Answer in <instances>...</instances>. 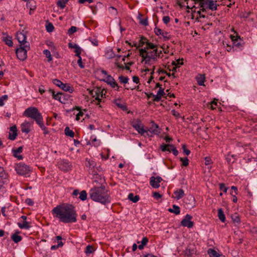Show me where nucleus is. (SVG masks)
I'll return each mask as SVG.
<instances>
[{"instance_id":"obj_34","label":"nucleus","mask_w":257,"mask_h":257,"mask_svg":"<svg viewBox=\"0 0 257 257\" xmlns=\"http://www.w3.org/2000/svg\"><path fill=\"white\" fill-rule=\"evenodd\" d=\"M11 238L15 243H18L22 239V237L17 235L16 233L13 234L11 236Z\"/></svg>"},{"instance_id":"obj_61","label":"nucleus","mask_w":257,"mask_h":257,"mask_svg":"<svg viewBox=\"0 0 257 257\" xmlns=\"http://www.w3.org/2000/svg\"><path fill=\"white\" fill-rule=\"evenodd\" d=\"M170 17L169 16H164L163 18V21L164 24H167L170 22Z\"/></svg>"},{"instance_id":"obj_4","label":"nucleus","mask_w":257,"mask_h":257,"mask_svg":"<svg viewBox=\"0 0 257 257\" xmlns=\"http://www.w3.org/2000/svg\"><path fill=\"white\" fill-rule=\"evenodd\" d=\"M89 164V173L90 174L92 175V179L93 180V182H95L97 184H100L101 185H103V184L105 183V179L103 176L101 175H99L97 171L95 170L94 167L95 166V163L93 161H89L88 162Z\"/></svg>"},{"instance_id":"obj_60","label":"nucleus","mask_w":257,"mask_h":257,"mask_svg":"<svg viewBox=\"0 0 257 257\" xmlns=\"http://www.w3.org/2000/svg\"><path fill=\"white\" fill-rule=\"evenodd\" d=\"M149 241V239L147 237H144L143 238L142 241H141V244H143L144 245H147Z\"/></svg>"},{"instance_id":"obj_7","label":"nucleus","mask_w":257,"mask_h":257,"mask_svg":"<svg viewBox=\"0 0 257 257\" xmlns=\"http://www.w3.org/2000/svg\"><path fill=\"white\" fill-rule=\"evenodd\" d=\"M140 55L143 58H150L154 61L157 60L158 49H153V51H148L146 48H142L139 50Z\"/></svg>"},{"instance_id":"obj_54","label":"nucleus","mask_w":257,"mask_h":257,"mask_svg":"<svg viewBox=\"0 0 257 257\" xmlns=\"http://www.w3.org/2000/svg\"><path fill=\"white\" fill-rule=\"evenodd\" d=\"M17 136V133H10L9 136V139L11 140H14Z\"/></svg>"},{"instance_id":"obj_63","label":"nucleus","mask_w":257,"mask_h":257,"mask_svg":"<svg viewBox=\"0 0 257 257\" xmlns=\"http://www.w3.org/2000/svg\"><path fill=\"white\" fill-rule=\"evenodd\" d=\"M25 202L27 203L29 206H33L34 205V202L30 198L26 199Z\"/></svg>"},{"instance_id":"obj_43","label":"nucleus","mask_w":257,"mask_h":257,"mask_svg":"<svg viewBox=\"0 0 257 257\" xmlns=\"http://www.w3.org/2000/svg\"><path fill=\"white\" fill-rule=\"evenodd\" d=\"M87 194L86 193V191L85 190H83L80 193L79 198L81 200L84 201L87 199Z\"/></svg>"},{"instance_id":"obj_8","label":"nucleus","mask_w":257,"mask_h":257,"mask_svg":"<svg viewBox=\"0 0 257 257\" xmlns=\"http://www.w3.org/2000/svg\"><path fill=\"white\" fill-rule=\"evenodd\" d=\"M200 6V11L198 12L200 17H208L207 10H209V0H199Z\"/></svg>"},{"instance_id":"obj_51","label":"nucleus","mask_w":257,"mask_h":257,"mask_svg":"<svg viewBox=\"0 0 257 257\" xmlns=\"http://www.w3.org/2000/svg\"><path fill=\"white\" fill-rule=\"evenodd\" d=\"M180 161L182 162L183 165L184 166H187L189 164V160L187 157L181 158Z\"/></svg>"},{"instance_id":"obj_64","label":"nucleus","mask_w":257,"mask_h":257,"mask_svg":"<svg viewBox=\"0 0 257 257\" xmlns=\"http://www.w3.org/2000/svg\"><path fill=\"white\" fill-rule=\"evenodd\" d=\"M183 152L187 155H189L190 153V151L188 150L187 149H186V146L185 145H183Z\"/></svg>"},{"instance_id":"obj_28","label":"nucleus","mask_w":257,"mask_h":257,"mask_svg":"<svg viewBox=\"0 0 257 257\" xmlns=\"http://www.w3.org/2000/svg\"><path fill=\"white\" fill-rule=\"evenodd\" d=\"M217 0H210L209 1V9L212 11H215L217 10L218 4H216Z\"/></svg>"},{"instance_id":"obj_44","label":"nucleus","mask_w":257,"mask_h":257,"mask_svg":"<svg viewBox=\"0 0 257 257\" xmlns=\"http://www.w3.org/2000/svg\"><path fill=\"white\" fill-rule=\"evenodd\" d=\"M118 79L120 81V82L122 83H127L128 82V78L127 77H124L123 76H120L118 77Z\"/></svg>"},{"instance_id":"obj_49","label":"nucleus","mask_w":257,"mask_h":257,"mask_svg":"<svg viewBox=\"0 0 257 257\" xmlns=\"http://www.w3.org/2000/svg\"><path fill=\"white\" fill-rule=\"evenodd\" d=\"M8 96L7 95H4L0 97V106H2L4 105V100H7Z\"/></svg>"},{"instance_id":"obj_20","label":"nucleus","mask_w":257,"mask_h":257,"mask_svg":"<svg viewBox=\"0 0 257 257\" xmlns=\"http://www.w3.org/2000/svg\"><path fill=\"white\" fill-rule=\"evenodd\" d=\"M68 47L70 49H75L74 52L75 53V56L77 57H80L82 49L78 45L76 44L69 43L68 44Z\"/></svg>"},{"instance_id":"obj_30","label":"nucleus","mask_w":257,"mask_h":257,"mask_svg":"<svg viewBox=\"0 0 257 257\" xmlns=\"http://www.w3.org/2000/svg\"><path fill=\"white\" fill-rule=\"evenodd\" d=\"M168 211L170 212L174 213L175 214H179L180 212V207L176 205H173V209L172 208H169L168 209Z\"/></svg>"},{"instance_id":"obj_36","label":"nucleus","mask_w":257,"mask_h":257,"mask_svg":"<svg viewBox=\"0 0 257 257\" xmlns=\"http://www.w3.org/2000/svg\"><path fill=\"white\" fill-rule=\"evenodd\" d=\"M64 132H65V134L66 136L72 137V138L74 137V133L72 130H70L69 127H65Z\"/></svg>"},{"instance_id":"obj_22","label":"nucleus","mask_w":257,"mask_h":257,"mask_svg":"<svg viewBox=\"0 0 257 257\" xmlns=\"http://www.w3.org/2000/svg\"><path fill=\"white\" fill-rule=\"evenodd\" d=\"M100 92V88H96L90 91V94L93 97H95V99L98 100V102L101 101V98L98 97V94Z\"/></svg>"},{"instance_id":"obj_3","label":"nucleus","mask_w":257,"mask_h":257,"mask_svg":"<svg viewBox=\"0 0 257 257\" xmlns=\"http://www.w3.org/2000/svg\"><path fill=\"white\" fill-rule=\"evenodd\" d=\"M24 115L34 119L38 124H41L43 127V116L35 107H29L24 112Z\"/></svg>"},{"instance_id":"obj_58","label":"nucleus","mask_w":257,"mask_h":257,"mask_svg":"<svg viewBox=\"0 0 257 257\" xmlns=\"http://www.w3.org/2000/svg\"><path fill=\"white\" fill-rule=\"evenodd\" d=\"M168 33L166 32H163L161 35L165 39V40H168L170 39V37L168 36Z\"/></svg>"},{"instance_id":"obj_59","label":"nucleus","mask_w":257,"mask_h":257,"mask_svg":"<svg viewBox=\"0 0 257 257\" xmlns=\"http://www.w3.org/2000/svg\"><path fill=\"white\" fill-rule=\"evenodd\" d=\"M161 99V96L160 95H159L158 94V93L157 94V95H154V99H153L154 101L158 102V101H160Z\"/></svg>"},{"instance_id":"obj_57","label":"nucleus","mask_w":257,"mask_h":257,"mask_svg":"<svg viewBox=\"0 0 257 257\" xmlns=\"http://www.w3.org/2000/svg\"><path fill=\"white\" fill-rule=\"evenodd\" d=\"M157 93L159 95H160L161 97L164 96L166 94L164 91V89L162 88H159Z\"/></svg>"},{"instance_id":"obj_39","label":"nucleus","mask_w":257,"mask_h":257,"mask_svg":"<svg viewBox=\"0 0 257 257\" xmlns=\"http://www.w3.org/2000/svg\"><path fill=\"white\" fill-rule=\"evenodd\" d=\"M43 53L45 55V56L48 58V61L50 62L52 60V57L51 56V54L49 50H44L43 51Z\"/></svg>"},{"instance_id":"obj_62","label":"nucleus","mask_w":257,"mask_h":257,"mask_svg":"<svg viewBox=\"0 0 257 257\" xmlns=\"http://www.w3.org/2000/svg\"><path fill=\"white\" fill-rule=\"evenodd\" d=\"M220 189L224 192H226L227 191V188H226L224 184H220Z\"/></svg>"},{"instance_id":"obj_12","label":"nucleus","mask_w":257,"mask_h":257,"mask_svg":"<svg viewBox=\"0 0 257 257\" xmlns=\"http://www.w3.org/2000/svg\"><path fill=\"white\" fill-rule=\"evenodd\" d=\"M160 149L163 152L168 151L169 152H172L175 156H177L178 154V151L177 150L176 148L173 145L170 144H163L161 146Z\"/></svg>"},{"instance_id":"obj_26","label":"nucleus","mask_w":257,"mask_h":257,"mask_svg":"<svg viewBox=\"0 0 257 257\" xmlns=\"http://www.w3.org/2000/svg\"><path fill=\"white\" fill-rule=\"evenodd\" d=\"M3 40L5 42V43L9 47H12L13 45V43L12 41V38L9 36H7L6 37H3Z\"/></svg>"},{"instance_id":"obj_19","label":"nucleus","mask_w":257,"mask_h":257,"mask_svg":"<svg viewBox=\"0 0 257 257\" xmlns=\"http://www.w3.org/2000/svg\"><path fill=\"white\" fill-rule=\"evenodd\" d=\"M221 251L216 247L210 248V257H223Z\"/></svg>"},{"instance_id":"obj_1","label":"nucleus","mask_w":257,"mask_h":257,"mask_svg":"<svg viewBox=\"0 0 257 257\" xmlns=\"http://www.w3.org/2000/svg\"><path fill=\"white\" fill-rule=\"evenodd\" d=\"M54 216L65 223L77 221V214L75 207L69 204L57 205L52 210Z\"/></svg>"},{"instance_id":"obj_48","label":"nucleus","mask_w":257,"mask_h":257,"mask_svg":"<svg viewBox=\"0 0 257 257\" xmlns=\"http://www.w3.org/2000/svg\"><path fill=\"white\" fill-rule=\"evenodd\" d=\"M231 218L234 223H239L240 222V218L236 214L232 215Z\"/></svg>"},{"instance_id":"obj_21","label":"nucleus","mask_w":257,"mask_h":257,"mask_svg":"<svg viewBox=\"0 0 257 257\" xmlns=\"http://www.w3.org/2000/svg\"><path fill=\"white\" fill-rule=\"evenodd\" d=\"M23 147L21 146L19 147L18 149L15 150H13V155L15 157L18 158L19 160L23 159V157L22 155H19L18 154H20L23 151Z\"/></svg>"},{"instance_id":"obj_45","label":"nucleus","mask_w":257,"mask_h":257,"mask_svg":"<svg viewBox=\"0 0 257 257\" xmlns=\"http://www.w3.org/2000/svg\"><path fill=\"white\" fill-rule=\"evenodd\" d=\"M63 244H64V243H63L62 241H58V244L57 245H54L51 246V250H55L59 247H62L63 245Z\"/></svg>"},{"instance_id":"obj_18","label":"nucleus","mask_w":257,"mask_h":257,"mask_svg":"<svg viewBox=\"0 0 257 257\" xmlns=\"http://www.w3.org/2000/svg\"><path fill=\"white\" fill-rule=\"evenodd\" d=\"M152 124L151 127L147 130L148 132L149 133L158 135L161 133L160 129H159L158 125L155 123L154 121H152Z\"/></svg>"},{"instance_id":"obj_53","label":"nucleus","mask_w":257,"mask_h":257,"mask_svg":"<svg viewBox=\"0 0 257 257\" xmlns=\"http://www.w3.org/2000/svg\"><path fill=\"white\" fill-rule=\"evenodd\" d=\"M148 41V40L146 38L142 37L140 40V44L139 47H142L145 44L147 45V43Z\"/></svg>"},{"instance_id":"obj_27","label":"nucleus","mask_w":257,"mask_h":257,"mask_svg":"<svg viewBox=\"0 0 257 257\" xmlns=\"http://www.w3.org/2000/svg\"><path fill=\"white\" fill-rule=\"evenodd\" d=\"M30 223L28 221H24L22 223L18 222V225L21 229H28L31 227Z\"/></svg>"},{"instance_id":"obj_35","label":"nucleus","mask_w":257,"mask_h":257,"mask_svg":"<svg viewBox=\"0 0 257 257\" xmlns=\"http://www.w3.org/2000/svg\"><path fill=\"white\" fill-rule=\"evenodd\" d=\"M69 0H62L58 1L57 3V5L61 9H63L65 7V5L68 3Z\"/></svg>"},{"instance_id":"obj_17","label":"nucleus","mask_w":257,"mask_h":257,"mask_svg":"<svg viewBox=\"0 0 257 257\" xmlns=\"http://www.w3.org/2000/svg\"><path fill=\"white\" fill-rule=\"evenodd\" d=\"M26 35L24 31L22 32L17 33V40L22 46H25V43L29 44V43L26 40Z\"/></svg>"},{"instance_id":"obj_11","label":"nucleus","mask_w":257,"mask_h":257,"mask_svg":"<svg viewBox=\"0 0 257 257\" xmlns=\"http://www.w3.org/2000/svg\"><path fill=\"white\" fill-rule=\"evenodd\" d=\"M133 126L135 128L138 132L142 136L145 137H152V136H150V134L148 132V131L144 128V126L143 124H141V121H139L138 123H134L133 124Z\"/></svg>"},{"instance_id":"obj_50","label":"nucleus","mask_w":257,"mask_h":257,"mask_svg":"<svg viewBox=\"0 0 257 257\" xmlns=\"http://www.w3.org/2000/svg\"><path fill=\"white\" fill-rule=\"evenodd\" d=\"M77 28L75 26H72L68 30V34L69 35H71L75 32H76Z\"/></svg>"},{"instance_id":"obj_41","label":"nucleus","mask_w":257,"mask_h":257,"mask_svg":"<svg viewBox=\"0 0 257 257\" xmlns=\"http://www.w3.org/2000/svg\"><path fill=\"white\" fill-rule=\"evenodd\" d=\"M114 103L118 107L121 108L123 110H125L127 109L126 106L124 104L120 103L119 102V100H115Z\"/></svg>"},{"instance_id":"obj_40","label":"nucleus","mask_w":257,"mask_h":257,"mask_svg":"<svg viewBox=\"0 0 257 257\" xmlns=\"http://www.w3.org/2000/svg\"><path fill=\"white\" fill-rule=\"evenodd\" d=\"M94 251L93 247L92 245H88L86 247L85 252L88 255L92 253Z\"/></svg>"},{"instance_id":"obj_47","label":"nucleus","mask_w":257,"mask_h":257,"mask_svg":"<svg viewBox=\"0 0 257 257\" xmlns=\"http://www.w3.org/2000/svg\"><path fill=\"white\" fill-rule=\"evenodd\" d=\"M46 30L48 32H51L54 29V27L52 23H48L46 26Z\"/></svg>"},{"instance_id":"obj_38","label":"nucleus","mask_w":257,"mask_h":257,"mask_svg":"<svg viewBox=\"0 0 257 257\" xmlns=\"http://www.w3.org/2000/svg\"><path fill=\"white\" fill-rule=\"evenodd\" d=\"M156 48H157L156 45H155L153 43L148 41L147 43V46L144 48H146V50H148L149 49H157Z\"/></svg>"},{"instance_id":"obj_13","label":"nucleus","mask_w":257,"mask_h":257,"mask_svg":"<svg viewBox=\"0 0 257 257\" xmlns=\"http://www.w3.org/2000/svg\"><path fill=\"white\" fill-rule=\"evenodd\" d=\"M192 218V216L190 215H186L185 218L181 221V224L183 226L191 228L193 226V222L191 221Z\"/></svg>"},{"instance_id":"obj_42","label":"nucleus","mask_w":257,"mask_h":257,"mask_svg":"<svg viewBox=\"0 0 257 257\" xmlns=\"http://www.w3.org/2000/svg\"><path fill=\"white\" fill-rule=\"evenodd\" d=\"M232 40L233 43V46L237 47H242L243 46V44L240 42H238V39L237 38L234 39V37H232Z\"/></svg>"},{"instance_id":"obj_55","label":"nucleus","mask_w":257,"mask_h":257,"mask_svg":"<svg viewBox=\"0 0 257 257\" xmlns=\"http://www.w3.org/2000/svg\"><path fill=\"white\" fill-rule=\"evenodd\" d=\"M163 31L160 28L156 27L154 29V32L157 36L161 35Z\"/></svg>"},{"instance_id":"obj_46","label":"nucleus","mask_w":257,"mask_h":257,"mask_svg":"<svg viewBox=\"0 0 257 257\" xmlns=\"http://www.w3.org/2000/svg\"><path fill=\"white\" fill-rule=\"evenodd\" d=\"M195 250L194 249H191L190 248H187L185 251V255L187 256H191L195 253Z\"/></svg>"},{"instance_id":"obj_31","label":"nucleus","mask_w":257,"mask_h":257,"mask_svg":"<svg viewBox=\"0 0 257 257\" xmlns=\"http://www.w3.org/2000/svg\"><path fill=\"white\" fill-rule=\"evenodd\" d=\"M49 91L52 93L53 98L54 99L60 102L61 92H58L57 93L55 94V91L52 89H49Z\"/></svg>"},{"instance_id":"obj_24","label":"nucleus","mask_w":257,"mask_h":257,"mask_svg":"<svg viewBox=\"0 0 257 257\" xmlns=\"http://www.w3.org/2000/svg\"><path fill=\"white\" fill-rule=\"evenodd\" d=\"M30 123L28 122H25L21 125V130L23 133L27 134L29 133L30 131Z\"/></svg>"},{"instance_id":"obj_6","label":"nucleus","mask_w":257,"mask_h":257,"mask_svg":"<svg viewBox=\"0 0 257 257\" xmlns=\"http://www.w3.org/2000/svg\"><path fill=\"white\" fill-rule=\"evenodd\" d=\"M15 170L19 175L25 177L29 176L30 172L29 166L22 162L16 165Z\"/></svg>"},{"instance_id":"obj_33","label":"nucleus","mask_w":257,"mask_h":257,"mask_svg":"<svg viewBox=\"0 0 257 257\" xmlns=\"http://www.w3.org/2000/svg\"><path fill=\"white\" fill-rule=\"evenodd\" d=\"M218 217L220 221L224 222L225 221V217L221 208L218 210Z\"/></svg>"},{"instance_id":"obj_16","label":"nucleus","mask_w":257,"mask_h":257,"mask_svg":"<svg viewBox=\"0 0 257 257\" xmlns=\"http://www.w3.org/2000/svg\"><path fill=\"white\" fill-rule=\"evenodd\" d=\"M108 84L110 85L112 88L117 87V90H119V87L115 81L114 79L110 75H107L106 78L103 80Z\"/></svg>"},{"instance_id":"obj_37","label":"nucleus","mask_w":257,"mask_h":257,"mask_svg":"<svg viewBox=\"0 0 257 257\" xmlns=\"http://www.w3.org/2000/svg\"><path fill=\"white\" fill-rule=\"evenodd\" d=\"M69 96L64 93H61L60 102L65 104L68 100Z\"/></svg>"},{"instance_id":"obj_23","label":"nucleus","mask_w":257,"mask_h":257,"mask_svg":"<svg viewBox=\"0 0 257 257\" xmlns=\"http://www.w3.org/2000/svg\"><path fill=\"white\" fill-rule=\"evenodd\" d=\"M205 77L204 74H198L196 77V81L199 85L204 86V81Z\"/></svg>"},{"instance_id":"obj_32","label":"nucleus","mask_w":257,"mask_h":257,"mask_svg":"<svg viewBox=\"0 0 257 257\" xmlns=\"http://www.w3.org/2000/svg\"><path fill=\"white\" fill-rule=\"evenodd\" d=\"M128 199L134 203L137 202L140 199L139 195L134 196L133 193H130L128 195Z\"/></svg>"},{"instance_id":"obj_10","label":"nucleus","mask_w":257,"mask_h":257,"mask_svg":"<svg viewBox=\"0 0 257 257\" xmlns=\"http://www.w3.org/2000/svg\"><path fill=\"white\" fill-rule=\"evenodd\" d=\"M9 182L8 174L5 173L4 168L0 167V190L5 188Z\"/></svg>"},{"instance_id":"obj_52","label":"nucleus","mask_w":257,"mask_h":257,"mask_svg":"<svg viewBox=\"0 0 257 257\" xmlns=\"http://www.w3.org/2000/svg\"><path fill=\"white\" fill-rule=\"evenodd\" d=\"M140 24L142 25H143V26H147L148 25V19L147 18H145V19H142L140 21Z\"/></svg>"},{"instance_id":"obj_2","label":"nucleus","mask_w":257,"mask_h":257,"mask_svg":"<svg viewBox=\"0 0 257 257\" xmlns=\"http://www.w3.org/2000/svg\"><path fill=\"white\" fill-rule=\"evenodd\" d=\"M89 196L93 201L106 205L111 202V197L104 185L94 186L89 191Z\"/></svg>"},{"instance_id":"obj_25","label":"nucleus","mask_w":257,"mask_h":257,"mask_svg":"<svg viewBox=\"0 0 257 257\" xmlns=\"http://www.w3.org/2000/svg\"><path fill=\"white\" fill-rule=\"evenodd\" d=\"M217 99H214V100L210 102V108L212 109H215L217 108L219 111H221V109L217 102Z\"/></svg>"},{"instance_id":"obj_9","label":"nucleus","mask_w":257,"mask_h":257,"mask_svg":"<svg viewBox=\"0 0 257 257\" xmlns=\"http://www.w3.org/2000/svg\"><path fill=\"white\" fill-rule=\"evenodd\" d=\"M53 83L54 84L58 86L65 91L69 92L70 93H72L73 91V88L71 86H70L69 84L63 83L59 79H53Z\"/></svg>"},{"instance_id":"obj_29","label":"nucleus","mask_w":257,"mask_h":257,"mask_svg":"<svg viewBox=\"0 0 257 257\" xmlns=\"http://www.w3.org/2000/svg\"><path fill=\"white\" fill-rule=\"evenodd\" d=\"M174 194L176 195L175 198L177 200H179L183 197L184 195V192L182 189H180L179 190L175 191L174 192Z\"/></svg>"},{"instance_id":"obj_5","label":"nucleus","mask_w":257,"mask_h":257,"mask_svg":"<svg viewBox=\"0 0 257 257\" xmlns=\"http://www.w3.org/2000/svg\"><path fill=\"white\" fill-rule=\"evenodd\" d=\"M30 49V44L25 43V46L20 45V47L17 49L16 51L17 58L21 61H24L26 59L27 51Z\"/></svg>"},{"instance_id":"obj_15","label":"nucleus","mask_w":257,"mask_h":257,"mask_svg":"<svg viewBox=\"0 0 257 257\" xmlns=\"http://www.w3.org/2000/svg\"><path fill=\"white\" fill-rule=\"evenodd\" d=\"M58 166L60 169L64 171H68L70 169L71 165L67 160H61L58 163Z\"/></svg>"},{"instance_id":"obj_14","label":"nucleus","mask_w":257,"mask_h":257,"mask_svg":"<svg viewBox=\"0 0 257 257\" xmlns=\"http://www.w3.org/2000/svg\"><path fill=\"white\" fill-rule=\"evenodd\" d=\"M162 181V178L160 176L156 177L152 176L150 178V183L153 188H158L160 187V183Z\"/></svg>"},{"instance_id":"obj_56","label":"nucleus","mask_w":257,"mask_h":257,"mask_svg":"<svg viewBox=\"0 0 257 257\" xmlns=\"http://www.w3.org/2000/svg\"><path fill=\"white\" fill-rule=\"evenodd\" d=\"M78 58H79V59H78V60L77 61V63H78L79 66L81 68H84V65L82 63V58H81V56H80V57H78Z\"/></svg>"}]
</instances>
